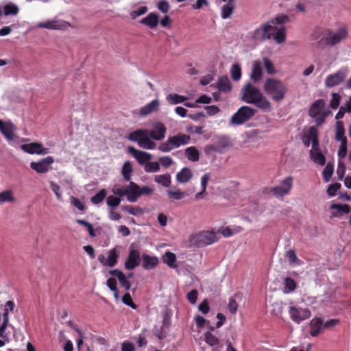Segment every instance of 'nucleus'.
<instances>
[{"label":"nucleus","instance_id":"f257e3e1","mask_svg":"<svg viewBox=\"0 0 351 351\" xmlns=\"http://www.w3.org/2000/svg\"><path fill=\"white\" fill-rule=\"evenodd\" d=\"M348 36V31L345 27H340L334 32L332 29L317 27L311 34L313 40H317L316 47L324 49L326 47H333L339 44Z\"/></svg>","mask_w":351,"mask_h":351},{"label":"nucleus","instance_id":"f03ea898","mask_svg":"<svg viewBox=\"0 0 351 351\" xmlns=\"http://www.w3.org/2000/svg\"><path fill=\"white\" fill-rule=\"evenodd\" d=\"M289 21L286 14H278L274 18L261 25L252 33V38L255 41H263L272 38V32L276 29V25L285 24Z\"/></svg>","mask_w":351,"mask_h":351},{"label":"nucleus","instance_id":"7ed1b4c3","mask_svg":"<svg viewBox=\"0 0 351 351\" xmlns=\"http://www.w3.org/2000/svg\"><path fill=\"white\" fill-rule=\"evenodd\" d=\"M242 100L247 104H254L263 110L271 109L270 101L263 95L261 90L251 83L246 84L241 90Z\"/></svg>","mask_w":351,"mask_h":351},{"label":"nucleus","instance_id":"20e7f679","mask_svg":"<svg viewBox=\"0 0 351 351\" xmlns=\"http://www.w3.org/2000/svg\"><path fill=\"white\" fill-rule=\"evenodd\" d=\"M265 93L276 102L282 101L287 92V86L280 80L276 78H268L264 84Z\"/></svg>","mask_w":351,"mask_h":351},{"label":"nucleus","instance_id":"39448f33","mask_svg":"<svg viewBox=\"0 0 351 351\" xmlns=\"http://www.w3.org/2000/svg\"><path fill=\"white\" fill-rule=\"evenodd\" d=\"M191 136L183 133H178L176 135L169 136L167 140L161 143L158 146V149L162 152H169L180 146H184L189 143Z\"/></svg>","mask_w":351,"mask_h":351},{"label":"nucleus","instance_id":"423d86ee","mask_svg":"<svg viewBox=\"0 0 351 351\" xmlns=\"http://www.w3.org/2000/svg\"><path fill=\"white\" fill-rule=\"evenodd\" d=\"M128 139L131 141L136 142L140 147L146 149H154L156 144L149 136V133L147 129H140L130 134Z\"/></svg>","mask_w":351,"mask_h":351},{"label":"nucleus","instance_id":"0eeeda50","mask_svg":"<svg viewBox=\"0 0 351 351\" xmlns=\"http://www.w3.org/2000/svg\"><path fill=\"white\" fill-rule=\"evenodd\" d=\"M219 240L217 232L214 231H202L198 234H193L189 238L191 245L203 247L213 244Z\"/></svg>","mask_w":351,"mask_h":351},{"label":"nucleus","instance_id":"6e6552de","mask_svg":"<svg viewBox=\"0 0 351 351\" xmlns=\"http://www.w3.org/2000/svg\"><path fill=\"white\" fill-rule=\"evenodd\" d=\"M256 112L255 109L243 106L233 114L230 122L234 125H241L250 120L255 114Z\"/></svg>","mask_w":351,"mask_h":351},{"label":"nucleus","instance_id":"1a4fd4ad","mask_svg":"<svg viewBox=\"0 0 351 351\" xmlns=\"http://www.w3.org/2000/svg\"><path fill=\"white\" fill-rule=\"evenodd\" d=\"M293 178L292 176H288L282 180L279 185L271 187L269 191L276 197H283L289 194L293 186Z\"/></svg>","mask_w":351,"mask_h":351},{"label":"nucleus","instance_id":"9d476101","mask_svg":"<svg viewBox=\"0 0 351 351\" xmlns=\"http://www.w3.org/2000/svg\"><path fill=\"white\" fill-rule=\"evenodd\" d=\"M348 74L347 67H342L335 73L328 75L325 80V86L328 88L337 86L343 83Z\"/></svg>","mask_w":351,"mask_h":351},{"label":"nucleus","instance_id":"9b49d317","mask_svg":"<svg viewBox=\"0 0 351 351\" xmlns=\"http://www.w3.org/2000/svg\"><path fill=\"white\" fill-rule=\"evenodd\" d=\"M21 149L29 154L45 155L50 153L49 148L43 147V144L38 142L23 144L21 145Z\"/></svg>","mask_w":351,"mask_h":351},{"label":"nucleus","instance_id":"f8f14e48","mask_svg":"<svg viewBox=\"0 0 351 351\" xmlns=\"http://www.w3.org/2000/svg\"><path fill=\"white\" fill-rule=\"evenodd\" d=\"M54 159L52 156H47L38 162H31L30 167L38 173H45L49 171Z\"/></svg>","mask_w":351,"mask_h":351},{"label":"nucleus","instance_id":"ddd939ff","mask_svg":"<svg viewBox=\"0 0 351 351\" xmlns=\"http://www.w3.org/2000/svg\"><path fill=\"white\" fill-rule=\"evenodd\" d=\"M140 252L130 246L128 256L124 263L125 268L128 270H132L140 265Z\"/></svg>","mask_w":351,"mask_h":351},{"label":"nucleus","instance_id":"4468645a","mask_svg":"<svg viewBox=\"0 0 351 351\" xmlns=\"http://www.w3.org/2000/svg\"><path fill=\"white\" fill-rule=\"evenodd\" d=\"M289 313L291 319L297 324H300L303 320L311 317V311L308 308H298L295 306H291Z\"/></svg>","mask_w":351,"mask_h":351},{"label":"nucleus","instance_id":"2eb2a0df","mask_svg":"<svg viewBox=\"0 0 351 351\" xmlns=\"http://www.w3.org/2000/svg\"><path fill=\"white\" fill-rule=\"evenodd\" d=\"M70 26L69 23L62 20H48L45 22L38 23L36 27L47 29L63 30Z\"/></svg>","mask_w":351,"mask_h":351},{"label":"nucleus","instance_id":"dca6fc26","mask_svg":"<svg viewBox=\"0 0 351 351\" xmlns=\"http://www.w3.org/2000/svg\"><path fill=\"white\" fill-rule=\"evenodd\" d=\"M150 138L154 141H162L165 138L167 128L164 123L158 121L154 123L153 130H148Z\"/></svg>","mask_w":351,"mask_h":351},{"label":"nucleus","instance_id":"f3484780","mask_svg":"<svg viewBox=\"0 0 351 351\" xmlns=\"http://www.w3.org/2000/svg\"><path fill=\"white\" fill-rule=\"evenodd\" d=\"M128 152L136 158L141 165H145L152 159V155L147 152L136 149L132 146L128 147Z\"/></svg>","mask_w":351,"mask_h":351},{"label":"nucleus","instance_id":"a211bd4d","mask_svg":"<svg viewBox=\"0 0 351 351\" xmlns=\"http://www.w3.org/2000/svg\"><path fill=\"white\" fill-rule=\"evenodd\" d=\"M127 199L130 202H136L141 196L140 186L134 182H130L125 186Z\"/></svg>","mask_w":351,"mask_h":351},{"label":"nucleus","instance_id":"6ab92c4d","mask_svg":"<svg viewBox=\"0 0 351 351\" xmlns=\"http://www.w3.org/2000/svg\"><path fill=\"white\" fill-rule=\"evenodd\" d=\"M16 129V126L12 122L0 120V131L8 141L14 139Z\"/></svg>","mask_w":351,"mask_h":351},{"label":"nucleus","instance_id":"aec40b11","mask_svg":"<svg viewBox=\"0 0 351 351\" xmlns=\"http://www.w3.org/2000/svg\"><path fill=\"white\" fill-rule=\"evenodd\" d=\"M109 274L119 280L120 285L125 288L126 291L130 290L131 287V282L128 279V277L120 270L115 269L110 270Z\"/></svg>","mask_w":351,"mask_h":351},{"label":"nucleus","instance_id":"412c9836","mask_svg":"<svg viewBox=\"0 0 351 351\" xmlns=\"http://www.w3.org/2000/svg\"><path fill=\"white\" fill-rule=\"evenodd\" d=\"M142 267L146 270H149L156 267L158 263V258L156 256H152L147 254H143L141 256Z\"/></svg>","mask_w":351,"mask_h":351},{"label":"nucleus","instance_id":"4be33fe9","mask_svg":"<svg viewBox=\"0 0 351 351\" xmlns=\"http://www.w3.org/2000/svg\"><path fill=\"white\" fill-rule=\"evenodd\" d=\"M140 23L150 29H154L159 23L158 15L155 12H151L146 17L142 19Z\"/></svg>","mask_w":351,"mask_h":351},{"label":"nucleus","instance_id":"5701e85b","mask_svg":"<svg viewBox=\"0 0 351 351\" xmlns=\"http://www.w3.org/2000/svg\"><path fill=\"white\" fill-rule=\"evenodd\" d=\"M323 328V320L319 317L313 318L310 322V335L317 337Z\"/></svg>","mask_w":351,"mask_h":351},{"label":"nucleus","instance_id":"b1692460","mask_svg":"<svg viewBox=\"0 0 351 351\" xmlns=\"http://www.w3.org/2000/svg\"><path fill=\"white\" fill-rule=\"evenodd\" d=\"M160 106V102L158 99H154L146 106L142 107L140 110L141 116H147L155 111H157Z\"/></svg>","mask_w":351,"mask_h":351},{"label":"nucleus","instance_id":"393cba45","mask_svg":"<svg viewBox=\"0 0 351 351\" xmlns=\"http://www.w3.org/2000/svg\"><path fill=\"white\" fill-rule=\"evenodd\" d=\"M324 106L325 103L324 99H320L316 100L312 104L309 108V115L313 118L317 117L320 114L322 110L324 108Z\"/></svg>","mask_w":351,"mask_h":351},{"label":"nucleus","instance_id":"a878e982","mask_svg":"<svg viewBox=\"0 0 351 351\" xmlns=\"http://www.w3.org/2000/svg\"><path fill=\"white\" fill-rule=\"evenodd\" d=\"M263 75L261 63L259 61H254L252 65V71L250 75L252 80L254 82L259 81Z\"/></svg>","mask_w":351,"mask_h":351},{"label":"nucleus","instance_id":"bb28decb","mask_svg":"<svg viewBox=\"0 0 351 351\" xmlns=\"http://www.w3.org/2000/svg\"><path fill=\"white\" fill-rule=\"evenodd\" d=\"M192 176L193 174L191 169L188 167H184L177 173L176 180L178 182L186 183L191 179Z\"/></svg>","mask_w":351,"mask_h":351},{"label":"nucleus","instance_id":"cd10ccee","mask_svg":"<svg viewBox=\"0 0 351 351\" xmlns=\"http://www.w3.org/2000/svg\"><path fill=\"white\" fill-rule=\"evenodd\" d=\"M310 157L311 160L316 164L319 165H324L326 159L324 156L321 153L319 148L311 149L310 152Z\"/></svg>","mask_w":351,"mask_h":351},{"label":"nucleus","instance_id":"c85d7f7f","mask_svg":"<svg viewBox=\"0 0 351 351\" xmlns=\"http://www.w3.org/2000/svg\"><path fill=\"white\" fill-rule=\"evenodd\" d=\"M335 139L337 141H340L341 143H344V142L348 143L347 138L345 136V130H344V127H343V123L341 121H337L336 123Z\"/></svg>","mask_w":351,"mask_h":351},{"label":"nucleus","instance_id":"c756f323","mask_svg":"<svg viewBox=\"0 0 351 351\" xmlns=\"http://www.w3.org/2000/svg\"><path fill=\"white\" fill-rule=\"evenodd\" d=\"M217 88L219 91L224 93L229 92L231 90V83L227 76H222L219 78L217 82Z\"/></svg>","mask_w":351,"mask_h":351},{"label":"nucleus","instance_id":"7c9ffc66","mask_svg":"<svg viewBox=\"0 0 351 351\" xmlns=\"http://www.w3.org/2000/svg\"><path fill=\"white\" fill-rule=\"evenodd\" d=\"M276 31L275 34L272 33V38L278 44L283 43L286 40V28L281 26L279 28L276 27L274 32Z\"/></svg>","mask_w":351,"mask_h":351},{"label":"nucleus","instance_id":"2f4dec72","mask_svg":"<svg viewBox=\"0 0 351 351\" xmlns=\"http://www.w3.org/2000/svg\"><path fill=\"white\" fill-rule=\"evenodd\" d=\"M185 156L191 162H197L199 159V152L194 146L187 147L185 149Z\"/></svg>","mask_w":351,"mask_h":351},{"label":"nucleus","instance_id":"473e14b6","mask_svg":"<svg viewBox=\"0 0 351 351\" xmlns=\"http://www.w3.org/2000/svg\"><path fill=\"white\" fill-rule=\"evenodd\" d=\"M162 258L163 262L169 267L173 269L177 267V265H176V256L174 253L167 251L165 253Z\"/></svg>","mask_w":351,"mask_h":351},{"label":"nucleus","instance_id":"72a5a7b5","mask_svg":"<svg viewBox=\"0 0 351 351\" xmlns=\"http://www.w3.org/2000/svg\"><path fill=\"white\" fill-rule=\"evenodd\" d=\"M154 181L162 186L169 187L171 185V176L169 173L157 175L154 178Z\"/></svg>","mask_w":351,"mask_h":351},{"label":"nucleus","instance_id":"f704fd0d","mask_svg":"<svg viewBox=\"0 0 351 351\" xmlns=\"http://www.w3.org/2000/svg\"><path fill=\"white\" fill-rule=\"evenodd\" d=\"M132 171L133 169L131 162L130 161L125 162L122 167L121 173L126 181H130L131 180Z\"/></svg>","mask_w":351,"mask_h":351},{"label":"nucleus","instance_id":"c9c22d12","mask_svg":"<svg viewBox=\"0 0 351 351\" xmlns=\"http://www.w3.org/2000/svg\"><path fill=\"white\" fill-rule=\"evenodd\" d=\"M167 101L171 105L183 103L187 99L186 97L176 93H171L167 96Z\"/></svg>","mask_w":351,"mask_h":351},{"label":"nucleus","instance_id":"e433bc0d","mask_svg":"<svg viewBox=\"0 0 351 351\" xmlns=\"http://www.w3.org/2000/svg\"><path fill=\"white\" fill-rule=\"evenodd\" d=\"M309 137L312 141V149L319 148V140L317 130L315 127H311L308 130Z\"/></svg>","mask_w":351,"mask_h":351},{"label":"nucleus","instance_id":"4c0bfd02","mask_svg":"<svg viewBox=\"0 0 351 351\" xmlns=\"http://www.w3.org/2000/svg\"><path fill=\"white\" fill-rule=\"evenodd\" d=\"M19 12V7L12 3H8L3 7V14L5 16H16L18 14Z\"/></svg>","mask_w":351,"mask_h":351},{"label":"nucleus","instance_id":"58836bf2","mask_svg":"<svg viewBox=\"0 0 351 351\" xmlns=\"http://www.w3.org/2000/svg\"><path fill=\"white\" fill-rule=\"evenodd\" d=\"M234 8V6L232 3L228 2V3L223 5L221 8V18L223 19L229 18L232 15Z\"/></svg>","mask_w":351,"mask_h":351},{"label":"nucleus","instance_id":"ea45409f","mask_svg":"<svg viewBox=\"0 0 351 351\" xmlns=\"http://www.w3.org/2000/svg\"><path fill=\"white\" fill-rule=\"evenodd\" d=\"M119 256L117 253L115 248H113L109 251L108 257L106 259V266L112 267L117 263V258Z\"/></svg>","mask_w":351,"mask_h":351},{"label":"nucleus","instance_id":"a19ab883","mask_svg":"<svg viewBox=\"0 0 351 351\" xmlns=\"http://www.w3.org/2000/svg\"><path fill=\"white\" fill-rule=\"evenodd\" d=\"M169 198L174 200H180L186 196V193L180 189L173 191L169 190L167 191Z\"/></svg>","mask_w":351,"mask_h":351},{"label":"nucleus","instance_id":"79ce46f5","mask_svg":"<svg viewBox=\"0 0 351 351\" xmlns=\"http://www.w3.org/2000/svg\"><path fill=\"white\" fill-rule=\"evenodd\" d=\"M204 341L210 346H215L219 343V339L209 331L205 332Z\"/></svg>","mask_w":351,"mask_h":351},{"label":"nucleus","instance_id":"37998d69","mask_svg":"<svg viewBox=\"0 0 351 351\" xmlns=\"http://www.w3.org/2000/svg\"><path fill=\"white\" fill-rule=\"evenodd\" d=\"M330 208L331 210H337L340 214H348L351 211V206L348 204H332Z\"/></svg>","mask_w":351,"mask_h":351},{"label":"nucleus","instance_id":"c03bdc74","mask_svg":"<svg viewBox=\"0 0 351 351\" xmlns=\"http://www.w3.org/2000/svg\"><path fill=\"white\" fill-rule=\"evenodd\" d=\"M122 210L128 212V213L138 216L143 213V210L140 207L138 206H132L130 205L122 206Z\"/></svg>","mask_w":351,"mask_h":351},{"label":"nucleus","instance_id":"a18cd8bd","mask_svg":"<svg viewBox=\"0 0 351 351\" xmlns=\"http://www.w3.org/2000/svg\"><path fill=\"white\" fill-rule=\"evenodd\" d=\"M106 191L105 189H101L91 197L90 201L94 204H98L103 202L106 196Z\"/></svg>","mask_w":351,"mask_h":351},{"label":"nucleus","instance_id":"49530a36","mask_svg":"<svg viewBox=\"0 0 351 351\" xmlns=\"http://www.w3.org/2000/svg\"><path fill=\"white\" fill-rule=\"evenodd\" d=\"M231 77L234 81H238L241 77V69L238 64H234L231 68Z\"/></svg>","mask_w":351,"mask_h":351},{"label":"nucleus","instance_id":"de8ad7c7","mask_svg":"<svg viewBox=\"0 0 351 351\" xmlns=\"http://www.w3.org/2000/svg\"><path fill=\"white\" fill-rule=\"evenodd\" d=\"M286 258L288 259L289 264H298L300 263V261L298 259L295 251L293 250H289L286 252Z\"/></svg>","mask_w":351,"mask_h":351},{"label":"nucleus","instance_id":"09e8293b","mask_svg":"<svg viewBox=\"0 0 351 351\" xmlns=\"http://www.w3.org/2000/svg\"><path fill=\"white\" fill-rule=\"evenodd\" d=\"M144 170L147 173L157 172L160 170V165L157 162H147L144 166Z\"/></svg>","mask_w":351,"mask_h":351},{"label":"nucleus","instance_id":"8fccbe9b","mask_svg":"<svg viewBox=\"0 0 351 351\" xmlns=\"http://www.w3.org/2000/svg\"><path fill=\"white\" fill-rule=\"evenodd\" d=\"M263 64L264 67L267 71V73L269 75H274L276 73V71L272 61H271L268 58H263Z\"/></svg>","mask_w":351,"mask_h":351},{"label":"nucleus","instance_id":"3c124183","mask_svg":"<svg viewBox=\"0 0 351 351\" xmlns=\"http://www.w3.org/2000/svg\"><path fill=\"white\" fill-rule=\"evenodd\" d=\"M333 173V165L328 162L324 169L323 170L322 175L325 182H328Z\"/></svg>","mask_w":351,"mask_h":351},{"label":"nucleus","instance_id":"603ef678","mask_svg":"<svg viewBox=\"0 0 351 351\" xmlns=\"http://www.w3.org/2000/svg\"><path fill=\"white\" fill-rule=\"evenodd\" d=\"M15 199L12 195V193L11 191H4L1 193H0V202H14Z\"/></svg>","mask_w":351,"mask_h":351},{"label":"nucleus","instance_id":"864d4df0","mask_svg":"<svg viewBox=\"0 0 351 351\" xmlns=\"http://www.w3.org/2000/svg\"><path fill=\"white\" fill-rule=\"evenodd\" d=\"M296 288V283L295 280L289 277H287L285 280V292L288 293L293 291Z\"/></svg>","mask_w":351,"mask_h":351},{"label":"nucleus","instance_id":"5fc2aeb1","mask_svg":"<svg viewBox=\"0 0 351 351\" xmlns=\"http://www.w3.org/2000/svg\"><path fill=\"white\" fill-rule=\"evenodd\" d=\"M9 322V313L4 312L3 313V323L0 326V337H4V332L8 327V324Z\"/></svg>","mask_w":351,"mask_h":351},{"label":"nucleus","instance_id":"6e6d98bb","mask_svg":"<svg viewBox=\"0 0 351 351\" xmlns=\"http://www.w3.org/2000/svg\"><path fill=\"white\" fill-rule=\"evenodd\" d=\"M107 205L112 208L117 207L121 203V199L113 195H110L106 199Z\"/></svg>","mask_w":351,"mask_h":351},{"label":"nucleus","instance_id":"4d7b16f0","mask_svg":"<svg viewBox=\"0 0 351 351\" xmlns=\"http://www.w3.org/2000/svg\"><path fill=\"white\" fill-rule=\"evenodd\" d=\"M122 302L125 305L131 307L133 309H136V308H137V306L134 304L131 295L128 293H126L123 295V296L122 298Z\"/></svg>","mask_w":351,"mask_h":351},{"label":"nucleus","instance_id":"13d9d810","mask_svg":"<svg viewBox=\"0 0 351 351\" xmlns=\"http://www.w3.org/2000/svg\"><path fill=\"white\" fill-rule=\"evenodd\" d=\"M341 188V184L336 182L335 184H331L328 186L327 189V193L330 197H334L336 195L337 191Z\"/></svg>","mask_w":351,"mask_h":351},{"label":"nucleus","instance_id":"bf43d9fd","mask_svg":"<svg viewBox=\"0 0 351 351\" xmlns=\"http://www.w3.org/2000/svg\"><path fill=\"white\" fill-rule=\"evenodd\" d=\"M341 96L339 93H332V99L330 103V106L332 109H337L340 104Z\"/></svg>","mask_w":351,"mask_h":351},{"label":"nucleus","instance_id":"052dcab7","mask_svg":"<svg viewBox=\"0 0 351 351\" xmlns=\"http://www.w3.org/2000/svg\"><path fill=\"white\" fill-rule=\"evenodd\" d=\"M50 188L51 191L56 194V198L59 201H62V193L60 191V187L53 182H50Z\"/></svg>","mask_w":351,"mask_h":351},{"label":"nucleus","instance_id":"680f3d73","mask_svg":"<svg viewBox=\"0 0 351 351\" xmlns=\"http://www.w3.org/2000/svg\"><path fill=\"white\" fill-rule=\"evenodd\" d=\"M348 153L347 143L344 142L340 144L337 155L339 159L346 158Z\"/></svg>","mask_w":351,"mask_h":351},{"label":"nucleus","instance_id":"e2e57ef3","mask_svg":"<svg viewBox=\"0 0 351 351\" xmlns=\"http://www.w3.org/2000/svg\"><path fill=\"white\" fill-rule=\"evenodd\" d=\"M70 199L71 203L79 210L84 211L85 210V206L82 202H81V201L78 198L74 196H71Z\"/></svg>","mask_w":351,"mask_h":351},{"label":"nucleus","instance_id":"0e129e2a","mask_svg":"<svg viewBox=\"0 0 351 351\" xmlns=\"http://www.w3.org/2000/svg\"><path fill=\"white\" fill-rule=\"evenodd\" d=\"M147 6H141L140 7L138 10H133L130 15H131V17L134 19H136V17L139 16H141L144 14H145L147 12Z\"/></svg>","mask_w":351,"mask_h":351},{"label":"nucleus","instance_id":"69168bd1","mask_svg":"<svg viewBox=\"0 0 351 351\" xmlns=\"http://www.w3.org/2000/svg\"><path fill=\"white\" fill-rule=\"evenodd\" d=\"M197 296L198 291L196 289H193L187 293L186 298L191 304H194L197 301Z\"/></svg>","mask_w":351,"mask_h":351},{"label":"nucleus","instance_id":"338daca9","mask_svg":"<svg viewBox=\"0 0 351 351\" xmlns=\"http://www.w3.org/2000/svg\"><path fill=\"white\" fill-rule=\"evenodd\" d=\"M198 309L203 314H207L210 311V306H209L208 301L206 299L204 300L199 304Z\"/></svg>","mask_w":351,"mask_h":351},{"label":"nucleus","instance_id":"774afa93","mask_svg":"<svg viewBox=\"0 0 351 351\" xmlns=\"http://www.w3.org/2000/svg\"><path fill=\"white\" fill-rule=\"evenodd\" d=\"M195 322L199 328H202L209 322L201 315H197L194 318Z\"/></svg>","mask_w":351,"mask_h":351}]
</instances>
